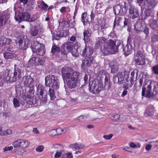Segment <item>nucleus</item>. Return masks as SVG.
I'll return each instance as SVG.
<instances>
[{"label": "nucleus", "instance_id": "17", "mask_svg": "<svg viewBox=\"0 0 158 158\" xmlns=\"http://www.w3.org/2000/svg\"><path fill=\"white\" fill-rule=\"evenodd\" d=\"M148 24L152 29H158V19L152 18L149 21Z\"/></svg>", "mask_w": 158, "mask_h": 158}, {"label": "nucleus", "instance_id": "49", "mask_svg": "<svg viewBox=\"0 0 158 158\" xmlns=\"http://www.w3.org/2000/svg\"><path fill=\"white\" fill-rule=\"evenodd\" d=\"M44 148V147L43 146H39L36 148V150L37 152H41L43 151Z\"/></svg>", "mask_w": 158, "mask_h": 158}, {"label": "nucleus", "instance_id": "52", "mask_svg": "<svg viewBox=\"0 0 158 158\" xmlns=\"http://www.w3.org/2000/svg\"><path fill=\"white\" fill-rule=\"evenodd\" d=\"M40 5L42 6L43 9H44L45 10L48 7V5L43 1L41 2Z\"/></svg>", "mask_w": 158, "mask_h": 158}, {"label": "nucleus", "instance_id": "54", "mask_svg": "<svg viewBox=\"0 0 158 158\" xmlns=\"http://www.w3.org/2000/svg\"><path fill=\"white\" fill-rule=\"evenodd\" d=\"M57 135H59L61 134L62 133V130L60 128H58L56 130Z\"/></svg>", "mask_w": 158, "mask_h": 158}, {"label": "nucleus", "instance_id": "59", "mask_svg": "<svg viewBox=\"0 0 158 158\" xmlns=\"http://www.w3.org/2000/svg\"><path fill=\"white\" fill-rule=\"evenodd\" d=\"M85 117L82 115L78 117L77 118V120H78L79 121H80L82 120H83L85 119Z\"/></svg>", "mask_w": 158, "mask_h": 158}, {"label": "nucleus", "instance_id": "42", "mask_svg": "<svg viewBox=\"0 0 158 158\" xmlns=\"http://www.w3.org/2000/svg\"><path fill=\"white\" fill-rule=\"evenodd\" d=\"M11 133V131L10 129H8L6 130L3 131L2 130L1 135H10Z\"/></svg>", "mask_w": 158, "mask_h": 158}, {"label": "nucleus", "instance_id": "29", "mask_svg": "<svg viewBox=\"0 0 158 158\" xmlns=\"http://www.w3.org/2000/svg\"><path fill=\"white\" fill-rule=\"evenodd\" d=\"M4 57L6 59H13L15 57L16 55L11 52H6L3 53Z\"/></svg>", "mask_w": 158, "mask_h": 158}, {"label": "nucleus", "instance_id": "26", "mask_svg": "<svg viewBox=\"0 0 158 158\" xmlns=\"http://www.w3.org/2000/svg\"><path fill=\"white\" fill-rule=\"evenodd\" d=\"M83 35L84 36L83 39L85 41V45H86V43L88 42L89 41V36L91 35V34L89 31L85 30L83 32Z\"/></svg>", "mask_w": 158, "mask_h": 158}, {"label": "nucleus", "instance_id": "7", "mask_svg": "<svg viewBox=\"0 0 158 158\" xmlns=\"http://www.w3.org/2000/svg\"><path fill=\"white\" fill-rule=\"evenodd\" d=\"M24 85L29 88V92L30 94L34 92V79L30 76H24L23 78Z\"/></svg>", "mask_w": 158, "mask_h": 158}, {"label": "nucleus", "instance_id": "19", "mask_svg": "<svg viewBox=\"0 0 158 158\" xmlns=\"http://www.w3.org/2000/svg\"><path fill=\"white\" fill-rule=\"evenodd\" d=\"M28 40H25L23 42V40L19 39L18 41L19 48L22 50H26L28 48Z\"/></svg>", "mask_w": 158, "mask_h": 158}, {"label": "nucleus", "instance_id": "21", "mask_svg": "<svg viewBox=\"0 0 158 158\" xmlns=\"http://www.w3.org/2000/svg\"><path fill=\"white\" fill-rule=\"evenodd\" d=\"M108 40L106 39L104 37H98L96 41L95 47L96 48H98L100 47L102 44L105 43Z\"/></svg>", "mask_w": 158, "mask_h": 158}, {"label": "nucleus", "instance_id": "41", "mask_svg": "<svg viewBox=\"0 0 158 158\" xmlns=\"http://www.w3.org/2000/svg\"><path fill=\"white\" fill-rule=\"evenodd\" d=\"M153 110L150 109L149 108H148L146 110L144 113V114L145 116L152 115H153Z\"/></svg>", "mask_w": 158, "mask_h": 158}, {"label": "nucleus", "instance_id": "33", "mask_svg": "<svg viewBox=\"0 0 158 158\" xmlns=\"http://www.w3.org/2000/svg\"><path fill=\"white\" fill-rule=\"evenodd\" d=\"M39 97L40 102H43V103H45L47 101V94H42L39 95Z\"/></svg>", "mask_w": 158, "mask_h": 158}, {"label": "nucleus", "instance_id": "63", "mask_svg": "<svg viewBox=\"0 0 158 158\" xmlns=\"http://www.w3.org/2000/svg\"><path fill=\"white\" fill-rule=\"evenodd\" d=\"M76 40V37L73 36L72 35L71 37H70L69 40L70 41L72 42H74Z\"/></svg>", "mask_w": 158, "mask_h": 158}, {"label": "nucleus", "instance_id": "51", "mask_svg": "<svg viewBox=\"0 0 158 158\" xmlns=\"http://www.w3.org/2000/svg\"><path fill=\"white\" fill-rule=\"evenodd\" d=\"M112 117L113 118H112V119L114 121H117L119 120V118H120V116L118 114H116L113 116Z\"/></svg>", "mask_w": 158, "mask_h": 158}, {"label": "nucleus", "instance_id": "40", "mask_svg": "<svg viewBox=\"0 0 158 158\" xmlns=\"http://www.w3.org/2000/svg\"><path fill=\"white\" fill-rule=\"evenodd\" d=\"M135 56L137 57L145 56L143 54V52L138 50L135 51Z\"/></svg>", "mask_w": 158, "mask_h": 158}, {"label": "nucleus", "instance_id": "48", "mask_svg": "<svg viewBox=\"0 0 158 158\" xmlns=\"http://www.w3.org/2000/svg\"><path fill=\"white\" fill-rule=\"evenodd\" d=\"M143 32L146 35V37H147L149 35V28L148 27H145L144 28Z\"/></svg>", "mask_w": 158, "mask_h": 158}, {"label": "nucleus", "instance_id": "46", "mask_svg": "<svg viewBox=\"0 0 158 158\" xmlns=\"http://www.w3.org/2000/svg\"><path fill=\"white\" fill-rule=\"evenodd\" d=\"M152 70L155 74L158 75V64L153 66L152 68Z\"/></svg>", "mask_w": 158, "mask_h": 158}, {"label": "nucleus", "instance_id": "4", "mask_svg": "<svg viewBox=\"0 0 158 158\" xmlns=\"http://www.w3.org/2000/svg\"><path fill=\"white\" fill-rule=\"evenodd\" d=\"M129 73L127 71L119 73L117 76L113 77V81L114 83H117L118 84H122L125 82V81H128L129 78Z\"/></svg>", "mask_w": 158, "mask_h": 158}, {"label": "nucleus", "instance_id": "32", "mask_svg": "<svg viewBox=\"0 0 158 158\" xmlns=\"http://www.w3.org/2000/svg\"><path fill=\"white\" fill-rule=\"evenodd\" d=\"M48 92V94L50 96L51 100H54L56 97L54 90L51 88H49Z\"/></svg>", "mask_w": 158, "mask_h": 158}, {"label": "nucleus", "instance_id": "64", "mask_svg": "<svg viewBox=\"0 0 158 158\" xmlns=\"http://www.w3.org/2000/svg\"><path fill=\"white\" fill-rule=\"evenodd\" d=\"M130 146L132 148H135L137 147L136 145L133 142L130 143Z\"/></svg>", "mask_w": 158, "mask_h": 158}, {"label": "nucleus", "instance_id": "16", "mask_svg": "<svg viewBox=\"0 0 158 158\" xmlns=\"http://www.w3.org/2000/svg\"><path fill=\"white\" fill-rule=\"evenodd\" d=\"M93 53L92 49L89 47H87L86 45L85 48L81 51V55L83 56H88L91 55Z\"/></svg>", "mask_w": 158, "mask_h": 158}, {"label": "nucleus", "instance_id": "13", "mask_svg": "<svg viewBox=\"0 0 158 158\" xmlns=\"http://www.w3.org/2000/svg\"><path fill=\"white\" fill-rule=\"evenodd\" d=\"M114 13L115 15H123L125 12L123 10L124 6L119 4L115 5L113 7Z\"/></svg>", "mask_w": 158, "mask_h": 158}, {"label": "nucleus", "instance_id": "61", "mask_svg": "<svg viewBox=\"0 0 158 158\" xmlns=\"http://www.w3.org/2000/svg\"><path fill=\"white\" fill-rule=\"evenodd\" d=\"M109 37L110 38H114L115 37V35L114 33L111 32L109 35Z\"/></svg>", "mask_w": 158, "mask_h": 158}, {"label": "nucleus", "instance_id": "39", "mask_svg": "<svg viewBox=\"0 0 158 158\" xmlns=\"http://www.w3.org/2000/svg\"><path fill=\"white\" fill-rule=\"evenodd\" d=\"M105 85L106 87L108 89H110L111 87V84L109 79L106 77L105 79Z\"/></svg>", "mask_w": 158, "mask_h": 158}, {"label": "nucleus", "instance_id": "50", "mask_svg": "<svg viewBox=\"0 0 158 158\" xmlns=\"http://www.w3.org/2000/svg\"><path fill=\"white\" fill-rule=\"evenodd\" d=\"M36 57H34L31 58L28 61L29 63L32 64H35L36 61Z\"/></svg>", "mask_w": 158, "mask_h": 158}, {"label": "nucleus", "instance_id": "15", "mask_svg": "<svg viewBox=\"0 0 158 158\" xmlns=\"http://www.w3.org/2000/svg\"><path fill=\"white\" fill-rule=\"evenodd\" d=\"M152 87H154V95H156V98L158 99V83L154 81L151 82L149 85V88L150 89Z\"/></svg>", "mask_w": 158, "mask_h": 158}, {"label": "nucleus", "instance_id": "60", "mask_svg": "<svg viewBox=\"0 0 158 158\" xmlns=\"http://www.w3.org/2000/svg\"><path fill=\"white\" fill-rule=\"evenodd\" d=\"M69 100L70 101V102L72 103H73V104H75L76 103V101H77V99L76 98H70Z\"/></svg>", "mask_w": 158, "mask_h": 158}, {"label": "nucleus", "instance_id": "20", "mask_svg": "<svg viewBox=\"0 0 158 158\" xmlns=\"http://www.w3.org/2000/svg\"><path fill=\"white\" fill-rule=\"evenodd\" d=\"M11 40L10 39L6 37L1 38L0 40V47L5 45H10L11 43Z\"/></svg>", "mask_w": 158, "mask_h": 158}, {"label": "nucleus", "instance_id": "47", "mask_svg": "<svg viewBox=\"0 0 158 158\" xmlns=\"http://www.w3.org/2000/svg\"><path fill=\"white\" fill-rule=\"evenodd\" d=\"M49 135L51 136H55L57 135L56 133V130L55 129H53L51 130L49 132Z\"/></svg>", "mask_w": 158, "mask_h": 158}, {"label": "nucleus", "instance_id": "36", "mask_svg": "<svg viewBox=\"0 0 158 158\" xmlns=\"http://www.w3.org/2000/svg\"><path fill=\"white\" fill-rule=\"evenodd\" d=\"M154 12V8L149 9L148 8L145 13V15L147 17L152 15Z\"/></svg>", "mask_w": 158, "mask_h": 158}, {"label": "nucleus", "instance_id": "45", "mask_svg": "<svg viewBox=\"0 0 158 158\" xmlns=\"http://www.w3.org/2000/svg\"><path fill=\"white\" fill-rule=\"evenodd\" d=\"M87 13L86 12L83 13L81 16V21L83 22V25H86V22L85 21V19L86 17Z\"/></svg>", "mask_w": 158, "mask_h": 158}, {"label": "nucleus", "instance_id": "10", "mask_svg": "<svg viewBox=\"0 0 158 158\" xmlns=\"http://www.w3.org/2000/svg\"><path fill=\"white\" fill-rule=\"evenodd\" d=\"M52 34V40H59L60 38L66 37L68 34V31L66 30H61L57 32L56 33L54 34L55 32L54 31H51Z\"/></svg>", "mask_w": 158, "mask_h": 158}, {"label": "nucleus", "instance_id": "14", "mask_svg": "<svg viewBox=\"0 0 158 158\" xmlns=\"http://www.w3.org/2000/svg\"><path fill=\"white\" fill-rule=\"evenodd\" d=\"M62 47H63L62 51L64 52V54H67L71 51L73 48V43L70 42H65Z\"/></svg>", "mask_w": 158, "mask_h": 158}, {"label": "nucleus", "instance_id": "28", "mask_svg": "<svg viewBox=\"0 0 158 158\" xmlns=\"http://www.w3.org/2000/svg\"><path fill=\"white\" fill-rule=\"evenodd\" d=\"M157 4L156 0H147L148 8L150 9L154 8Z\"/></svg>", "mask_w": 158, "mask_h": 158}, {"label": "nucleus", "instance_id": "30", "mask_svg": "<svg viewBox=\"0 0 158 158\" xmlns=\"http://www.w3.org/2000/svg\"><path fill=\"white\" fill-rule=\"evenodd\" d=\"M118 63L116 62H114L111 65V73H114L115 72L118 71Z\"/></svg>", "mask_w": 158, "mask_h": 158}, {"label": "nucleus", "instance_id": "37", "mask_svg": "<svg viewBox=\"0 0 158 158\" xmlns=\"http://www.w3.org/2000/svg\"><path fill=\"white\" fill-rule=\"evenodd\" d=\"M151 42L155 43L158 41V35L154 33H152L151 36Z\"/></svg>", "mask_w": 158, "mask_h": 158}, {"label": "nucleus", "instance_id": "9", "mask_svg": "<svg viewBox=\"0 0 158 158\" xmlns=\"http://www.w3.org/2000/svg\"><path fill=\"white\" fill-rule=\"evenodd\" d=\"M102 84L95 81H93L89 83V89L92 93L98 94L102 89Z\"/></svg>", "mask_w": 158, "mask_h": 158}, {"label": "nucleus", "instance_id": "38", "mask_svg": "<svg viewBox=\"0 0 158 158\" xmlns=\"http://www.w3.org/2000/svg\"><path fill=\"white\" fill-rule=\"evenodd\" d=\"M77 50L78 48L77 47L72 49L71 51V53L73 56L75 57H77L78 56L79 53Z\"/></svg>", "mask_w": 158, "mask_h": 158}, {"label": "nucleus", "instance_id": "35", "mask_svg": "<svg viewBox=\"0 0 158 158\" xmlns=\"http://www.w3.org/2000/svg\"><path fill=\"white\" fill-rule=\"evenodd\" d=\"M38 32V29L36 26L32 27L31 30V34L33 36H36Z\"/></svg>", "mask_w": 158, "mask_h": 158}, {"label": "nucleus", "instance_id": "3", "mask_svg": "<svg viewBox=\"0 0 158 158\" xmlns=\"http://www.w3.org/2000/svg\"><path fill=\"white\" fill-rule=\"evenodd\" d=\"M45 80L46 86H49L56 90L59 89L60 83L56 77L53 75H48Z\"/></svg>", "mask_w": 158, "mask_h": 158}, {"label": "nucleus", "instance_id": "53", "mask_svg": "<svg viewBox=\"0 0 158 158\" xmlns=\"http://www.w3.org/2000/svg\"><path fill=\"white\" fill-rule=\"evenodd\" d=\"M13 148V147L12 146L10 147H6L4 148L3 150L4 152H6L8 151H10Z\"/></svg>", "mask_w": 158, "mask_h": 158}, {"label": "nucleus", "instance_id": "1", "mask_svg": "<svg viewBox=\"0 0 158 158\" xmlns=\"http://www.w3.org/2000/svg\"><path fill=\"white\" fill-rule=\"evenodd\" d=\"M61 72L62 78L64 81H66L68 87L70 89L75 87L80 73L67 66L62 67Z\"/></svg>", "mask_w": 158, "mask_h": 158}, {"label": "nucleus", "instance_id": "25", "mask_svg": "<svg viewBox=\"0 0 158 158\" xmlns=\"http://www.w3.org/2000/svg\"><path fill=\"white\" fill-rule=\"evenodd\" d=\"M26 102L27 103L30 105L35 104L36 102V98L34 97L28 96L26 99Z\"/></svg>", "mask_w": 158, "mask_h": 158}, {"label": "nucleus", "instance_id": "34", "mask_svg": "<svg viewBox=\"0 0 158 158\" xmlns=\"http://www.w3.org/2000/svg\"><path fill=\"white\" fill-rule=\"evenodd\" d=\"M151 89L152 88L150 89L149 88V85L148 86L147 89L146 91V96L147 97L149 98H150L154 96L156 97L155 95H154V92H153V93H151Z\"/></svg>", "mask_w": 158, "mask_h": 158}, {"label": "nucleus", "instance_id": "56", "mask_svg": "<svg viewBox=\"0 0 158 158\" xmlns=\"http://www.w3.org/2000/svg\"><path fill=\"white\" fill-rule=\"evenodd\" d=\"M61 155V152H57L55 155V158L60 157Z\"/></svg>", "mask_w": 158, "mask_h": 158}, {"label": "nucleus", "instance_id": "62", "mask_svg": "<svg viewBox=\"0 0 158 158\" xmlns=\"http://www.w3.org/2000/svg\"><path fill=\"white\" fill-rule=\"evenodd\" d=\"M135 72H134V71H132L131 73V81H133L134 80L133 78H134V76L135 75Z\"/></svg>", "mask_w": 158, "mask_h": 158}, {"label": "nucleus", "instance_id": "27", "mask_svg": "<svg viewBox=\"0 0 158 158\" xmlns=\"http://www.w3.org/2000/svg\"><path fill=\"white\" fill-rule=\"evenodd\" d=\"M44 91H45L44 88L42 85L39 84L36 86V93L37 95H39L44 94Z\"/></svg>", "mask_w": 158, "mask_h": 158}, {"label": "nucleus", "instance_id": "5", "mask_svg": "<svg viewBox=\"0 0 158 158\" xmlns=\"http://www.w3.org/2000/svg\"><path fill=\"white\" fill-rule=\"evenodd\" d=\"M15 20L20 23L22 21L24 20L29 22H33L35 20V19H32L30 17L29 14L26 12L19 13L18 15L15 17Z\"/></svg>", "mask_w": 158, "mask_h": 158}, {"label": "nucleus", "instance_id": "43", "mask_svg": "<svg viewBox=\"0 0 158 158\" xmlns=\"http://www.w3.org/2000/svg\"><path fill=\"white\" fill-rule=\"evenodd\" d=\"M13 104L15 107H18L20 106V103L19 100L17 99L14 98L13 99Z\"/></svg>", "mask_w": 158, "mask_h": 158}, {"label": "nucleus", "instance_id": "57", "mask_svg": "<svg viewBox=\"0 0 158 158\" xmlns=\"http://www.w3.org/2000/svg\"><path fill=\"white\" fill-rule=\"evenodd\" d=\"M152 145L150 144L147 145L145 146V149L148 151H150L152 148Z\"/></svg>", "mask_w": 158, "mask_h": 158}, {"label": "nucleus", "instance_id": "24", "mask_svg": "<svg viewBox=\"0 0 158 158\" xmlns=\"http://www.w3.org/2000/svg\"><path fill=\"white\" fill-rule=\"evenodd\" d=\"M132 50L131 46L127 44L123 48V51L125 56H127L131 53Z\"/></svg>", "mask_w": 158, "mask_h": 158}, {"label": "nucleus", "instance_id": "44", "mask_svg": "<svg viewBox=\"0 0 158 158\" xmlns=\"http://www.w3.org/2000/svg\"><path fill=\"white\" fill-rule=\"evenodd\" d=\"M60 51L59 48L56 45H53L52 48L51 52L52 53H54L56 52H58Z\"/></svg>", "mask_w": 158, "mask_h": 158}, {"label": "nucleus", "instance_id": "23", "mask_svg": "<svg viewBox=\"0 0 158 158\" xmlns=\"http://www.w3.org/2000/svg\"><path fill=\"white\" fill-rule=\"evenodd\" d=\"M84 145L80 143H75L70 145L69 148L74 150H79L83 148Z\"/></svg>", "mask_w": 158, "mask_h": 158}, {"label": "nucleus", "instance_id": "6", "mask_svg": "<svg viewBox=\"0 0 158 158\" xmlns=\"http://www.w3.org/2000/svg\"><path fill=\"white\" fill-rule=\"evenodd\" d=\"M31 46L33 48V52H35L38 55L42 56L45 54V50L43 44L35 41L32 44Z\"/></svg>", "mask_w": 158, "mask_h": 158}, {"label": "nucleus", "instance_id": "8", "mask_svg": "<svg viewBox=\"0 0 158 158\" xmlns=\"http://www.w3.org/2000/svg\"><path fill=\"white\" fill-rule=\"evenodd\" d=\"M29 143L28 141L23 139H19L14 141L13 145L14 148L18 150L19 148H24L28 147Z\"/></svg>", "mask_w": 158, "mask_h": 158}, {"label": "nucleus", "instance_id": "22", "mask_svg": "<svg viewBox=\"0 0 158 158\" xmlns=\"http://www.w3.org/2000/svg\"><path fill=\"white\" fill-rule=\"evenodd\" d=\"M21 70L19 68H15L14 72L13 73V76L12 77L13 78L15 79V80H13L15 81L17 78L19 79L21 77Z\"/></svg>", "mask_w": 158, "mask_h": 158}, {"label": "nucleus", "instance_id": "18", "mask_svg": "<svg viewBox=\"0 0 158 158\" xmlns=\"http://www.w3.org/2000/svg\"><path fill=\"white\" fill-rule=\"evenodd\" d=\"M143 22L141 20H138L135 24L134 28L137 31H141L143 29Z\"/></svg>", "mask_w": 158, "mask_h": 158}, {"label": "nucleus", "instance_id": "58", "mask_svg": "<svg viewBox=\"0 0 158 158\" xmlns=\"http://www.w3.org/2000/svg\"><path fill=\"white\" fill-rule=\"evenodd\" d=\"M66 7L65 6L62 7L60 10V12L63 13L66 11Z\"/></svg>", "mask_w": 158, "mask_h": 158}, {"label": "nucleus", "instance_id": "31", "mask_svg": "<svg viewBox=\"0 0 158 158\" xmlns=\"http://www.w3.org/2000/svg\"><path fill=\"white\" fill-rule=\"evenodd\" d=\"M135 62L136 64L139 65L144 64L145 63V56L137 57L135 60Z\"/></svg>", "mask_w": 158, "mask_h": 158}, {"label": "nucleus", "instance_id": "11", "mask_svg": "<svg viewBox=\"0 0 158 158\" xmlns=\"http://www.w3.org/2000/svg\"><path fill=\"white\" fill-rule=\"evenodd\" d=\"M94 58L91 56H87L82 59V63L81 66V68L85 70L90 66L93 63Z\"/></svg>", "mask_w": 158, "mask_h": 158}, {"label": "nucleus", "instance_id": "12", "mask_svg": "<svg viewBox=\"0 0 158 158\" xmlns=\"http://www.w3.org/2000/svg\"><path fill=\"white\" fill-rule=\"evenodd\" d=\"M129 16L133 19L137 18L139 15L138 10L137 8L133 6H131L129 8Z\"/></svg>", "mask_w": 158, "mask_h": 158}, {"label": "nucleus", "instance_id": "55", "mask_svg": "<svg viewBox=\"0 0 158 158\" xmlns=\"http://www.w3.org/2000/svg\"><path fill=\"white\" fill-rule=\"evenodd\" d=\"M113 135L110 134L108 135H104L103 136V137L104 139H110L112 137Z\"/></svg>", "mask_w": 158, "mask_h": 158}, {"label": "nucleus", "instance_id": "2", "mask_svg": "<svg viewBox=\"0 0 158 158\" xmlns=\"http://www.w3.org/2000/svg\"><path fill=\"white\" fill-rule=\"evenodd\" d=\"M117 42L116 46L115 42L113 40H108L102 47V52L105 55L115 53L118 52V47L121 44L119 40H117Z\"/></svg>", "mask_w": 158, "mask_h": 158}]
</instances>
